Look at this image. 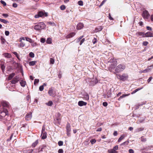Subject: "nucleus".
<instances>
[{
    "instance_id": "nucleus-23",
    "label": "nucleus",
    "mask_w": 153,
    "mask_h": 153,
    "mask_svg": "<svg viewBox=\"0 0 153 153\" xmlns=\"http://www.w3.org/2000/svg\"><path fill=\"white\" fill-rule=\"evenodd\" d=\"M15 73H13L10 74L8 77V80H10L15 75Z\"/></svg>"
},
{
    "instance_id": "nucleus-5",
    "label": "nucleus",
    "mask_w": 153,
    "mask_h": 153,
    "mask_svg": "<svg viewBox=\"0 0 153 153\" xmlns=\"http://www.w3.org/2000/svg\"><path fill=\"white\" fill-rule=\"evenodd\" d=\"M61 114L59 112L56 113L55 115V117L56 118V120H55V123L56 124H59L60 123L61 121Z\"/></svg>"
},
{
    "instance_id": "nucleus-47",
    "label": "nucleus",
    "mask_w": 153,
    "mask_h": 153,
    "mask_svg": "<svg viewBox=\"0 0 153 153\" xmlns=\"http://www.w3.org/2000/svg\"><path fill=\"white\" fill-rule=\"evenodd\" d=\"M148 44V42L147 41H144L143 43V45L144 46H146Z\"/></svg>"
},
{
    "instance_id": "nucleus-29",
    "label": "nucleus",
    "mask_w": 153,
    "mask_h": 153,
    "mask_svg": "<svg viewBox=\"0 0 153 153\" xmlns=\"http://www.w3.org/2000/svg\"><path fill=\"white\" fill-rule=\"evenodd\" d=\"M151 70V68H147L145 70H144L143 71H142V73H146L147 72H149Z\"/></svg>"
},
{
    "instance_id": "nucleus-13",
    "label": "nucleus",
    "mask_w": 153,
    "mask_h": 153,
    "mask_svg": "<svg viewBox=\"0 0 153 153\" xmlns=\"http://www.w3.org/2000/svg\"><path fill=\"white\" fill-rule=\"evenodd\" d=\"M86 102H84L82 101H80L78 102V105L80 106L85 105H87Z\"/></svg>"
},
{
    "instance_id": "nucleus-53",
    "label": "nucleus",
    "mask_w": 153,
    "mask_h": 153,
    "mask_svg": "<svg viewBox=\"0 0 153 153\" xmlns=\"http://www.w3.org/2000/svg\"><path fill=\"white\" fill-rule=\"evenodd\" d=\"M97 41V39L95 38H94V39H93L92 42L94 44Z\"/></svg>"
},
{
    "instance_id": "nucleus-55",
    "label": "nucleus",
    "mask_w": 153,
    "mask_h": 153,
    "mask_svg": "<svg viewBox=\"0 0 153 153\" xmlns=\"http://www.w3.org/2000/svg\"><path fill=\"white\" fill-rule=\"evenodd\" d=\"M20 45L21 47H23L25 46V44L21 41L20 44Z\"/></svg>"
},
{
    "instance_id": "nucleus-44",
    "label": "nucleus",
    "mask_w": 153,
    "mask_h": 153,
    "mask_svg": "<svg viewBox=\"0 0 153 153\" xmlns=\"http://www.w3.org/2000/svg\"><path fill=\"white\" fill-rule=\"evenodd\" d=\"M50 62L52 64H53L54 63V59L53 58H50Z\"/></svg>"
},
{
    "instance_id": "nucleus-15",
    "label": "nucleus",
    "mask_w": 153,
    "mask_h": 153,
    "mask_svg": "<svg viewBox=\"0 0 153 153\" xmlns=\"http://www.w3.org/2000/svg\"><path fill=\"white\" fill-rule=\"evenodd\" d=\"M75 34V33L74 32H72L70 33L69 34L67 35L66 36V38L67 39L69 38L72 37Z\"/></svg>"
},
{
    "instance_id": "nucleus-34",
    "label": "nucleus",
    "mask_w": 153,
    "mask_h": 153,
    "mask_svg": "<svg viewBox=\"0 0 153 153\" xmlns=\"http://www.w3.org/2000/svg\"><path fill=\"white\" fill-rule=\"evenodd\" d=\"M36 61H32L30 62L29 63V65L30 66H33L36 64Z\"/></svg>"
},
{
    "instance_id": "nucleus-62",
    "label": "nucleus",
    "mask_w": 153,
    "mask_h": 153,
    "mask_svg": "<svg viewBox=\"0 0 153 153\" xmlns=\"http://www.w3.org/2000/svg\"><path fill=\"white\" fill-rule=\"evenodd\" d=\"M13 6L14 7H17V4L16 3H13Z\"/></svg>"
},
{
    "instance_id": "nucleus-54",
    "label": "nucleus",
    "mask_w": 153,
    "mask_h": 153,
    "mask_svg": "<svg viewBox=\"0 0 153 153\" xmlns=\"http://www.w3.org/2000/svg\"><path fill=\"white\" fill-rule=\"evenodd\" d=\"M39 79H35L34 81V84H35L36 83H38V82H39Z\"/></svg>"
},
{
    "instance_id": "nucleus-58",
    "label": "nucleus",
    "mask_w": 153,
    "mask_h": 153,
    "mask_svg": "<svg viewBox=\"0 0 153 153\" xmlns=\"http://www.w3.org/2000/svg\"><path fill=\"white\" fill-rule=\"evenodd\" d=\"M128 151H129V153H134V151L131 149H129V150Z\"/></svg>"
},
{
    "instance_id": "nucleus-8",
    "label": "nucleus",
    "mask_w": 153,
    "mask_h": 153,
    "mask_svg": "<svg viewBox=\"0 0 153 153\" xmlns=\"http://www.w3.org/2000/svg\"><path fill=\"white\" fill-rule=\"evenodd\" d=\"M142 15L144 19H148L150 16L148 11L146 10H145L143 12Z\"/></svg>"
},
{
    "instance_id": "nucleus-28",
    "label": "nucleus",
    "mask_w": 153,
    "mask_h": 153,
    "mask_svg": "<svg viewBox=\"0 0 153 153\" xmlns=\"http://www.w3.org/2000/svg\"><path fill=\"white\" fill-rule=\"evenodd\" d=\"M1 42L2 44H5L6 42L5 39L2 37L1 36L0 38Z\"/></svg>"
},
{
    "instance_id": "nucleus-31",
    "label": "nucleus",
    "mask_w": 153,
    "mask_h": 153,
    "mask_svg": "<svg viewBox=\"0 0 153 153\" xmlns=\"http://www.w3.org/2000/svg\"><path fill=\"white\" fill-rule=\"evenodd\" d=\"M38 143V140H36L35 142L33 143V144L32 145V146L33 147H35L36 145Z\"/></svg>"
},
{
    "instance_id": "nucleus-2",
    "label": "nucleus",
    "mask_w": 153,
    "mask_h": 153,
    "mask_svg": "<svg viewBox=\"0 0 153 153\" xmlns=\"http://www.w3.org/2000/svg\"><path fill=\"white\" fill-rule=\"evenodd\" d=\"M108 62L110 63L109 65V70L114 69L116 67L117 64V61L113 59H111Z\"/></svg>"
},
{
    "instance_id": "nucleus-39",
    "label": "nucleus",
    "mask_w": 153,
    "mask_h": 153,
    "mask_svg": "<svg viewBox=\"0 0 153 153\" xmlns=\"http://www.w3.org/2000/svg\"><path fill=\"white\" fill-rule=\"evenodd\" d=\"M90 142L92 144H93L96 142V140L95 139H92L90 140Z\"/></svg>"
},
{
    "instance_id": "nucleus-20",
    "label": "nucleus",
    "mask_w": 153,
    "mask_h": 153,
    "mask_svg": "<svg viewBox=\"0 0 153 153\" xmlns=\"http://www.w3.org/2000/svg\"><path fill=\"white\" fill-rule=\"evenodd\" d=\"M20 83L21 86L22 87H24L25 86L26 84V82L25 81H24L23 80H21Z\"/></svg>"
},
{
    "instance_id": "nucleus-19",
    "label": "nucleus",
    "mask_w": 153,
    "mask_h": 153,
    "mask_svg": "<svg viewBox=\"0 0 153 153\" xmlns=\"http://www.w3.org/2000/svg\"><path fill=\"white\" fill-rule=\"evenodd\" d=\"M145 33H144L143 32H137L136 33V34L137 35V36H142L143 37V34H144Z\"/></svg>"
},
{
    "instance_id": "nucleus-48",
    "label": "nucleus",
    "mask_w": 153,
    "mask_h": 153,
    "mask_svg": "<svg viewBox=\"0 0 153 153\" xmlns=\"http://www.w3.org/2000/svg\"><path fill=\"white\" fill-rule=\"evenodd\" d=\"M143 130V129L142 128H138L136 130V131L137 132H139L140 131H142Z\"/></svg>"
},
{
    "instance_id": "nucleus-56",
    "label": "nucleus",
    "mask_w": 153,
    "mask_h": 153,
    "mask_svg": "<svg viewBox=\"0 0 153 153\" xmlns=\"http://www.w3.org/2000/svg\"><path fill=\"white\" fill-rule=\"evenodd\" d=\"M85 41V39L83 38L80 40L79 44L81 45L83 42Z\"/></svg>"
},
{
    "instance_id": "nucleus-52",
    "label": "nucleus",
    "mask_w": 153,
    "mask_h": 153,
    "mask_svg": "<svg viewBox=\"0 0 153 153\" xmlns=\"http://www.w3.org/2000/svg\"><path fill=\"white\" fill-rule=\"evenodd\" d=\"M115 151H116L118 149V145H116L113 148V149Z\"/></svg>"
},
{
    "instance_id": "nucleus-7",
    "label": "nucleus",
    "mask_w": 153,
    "mask_h": 153,
    "mask_svg": "<svg viewBox=\"0 0 153 153\" xmlns=\"http://www.w3.org/2000/svg\"><path fill=\"white\" fill-rule=\"evenodd\" d=\"M20 80V77L19 76H16L10 81L11 83L12 84H15L17 82Z\"/></svg>"
},
{
    "instance_id": "nucleus-33",
    "label": "nucleus",
    "mask_w": 153,
    "mask_h": 153,
    "mask_svg": "<svg viewBox=\"0 0 153 153\" xmlns=\"http://www.w3.org/2000/svg\"><path fill=\"white\" fill-rule=\"evenodd\" d=\"M1 68L3 72L4 71L5 66L2 63L1 64Z\"/></svg>"
},
{
    "instance_id": "nucleus-32",
    "label": "nucleus",
    "mask_w": 153,
    "mask_h": 153,
    "mask_svg": "<svg viewBox=\"0 0 153 153\" xmlns=\"http://www.w3.org/2000/svg\"><path fill=\"white\" fill-rule=\"evenodd\" d=\"M129 143V140H128L126 141H125V142L122 143L121 144V146H126L128 145Z\"/></svg>"
},
{
    "instance_id": "nucleus-42",
    "label": "nucleus",
    "mask_w": 153,
    "mask_h": 153,
    "mask_svg": "<svg viewBox=\"0 0 153 153\" xmlns=\"http://www.w3.org/2000/svg\"><path fill=\"white\" fill-rule=\"evenodd\" d=\"M141 141L145 142L146 141V139L144 138L143 136H142L141 137Z\"/></svg>"
},
{
    "instance_id": "nucleus-30",
    "label": "nucleus",
    "mask_w": 153,
    "mask_h": 153,
    "mask_svg": "<svg viewBox=\"0 0 153 153\" xmlns=\"http://www.w3.org/2000/svg\"><path fill=\"white\" fill-rule=\"evenodd\" d=\"M46 42L47 44H51L52 43V39L50 38H48L46 40Z\"/></svg>"
},
{
    "instance_id": "nucleus-63",
    "label": "nucleus",
    "mask_w": 153,
    "mask_h": 153,
    "mask_svg": "<svg viewBox=\"0 0 153 153\" xmlns=\"http://www.w3.org/2000/svg\"><path fill=\"white\" fill-rule=\"evenodd\" d=\"M2 16H4L5 18H7L8 16V15L7 14L3 13L2 14Z\"/></svg>"
},
{
    "instance_id": "nucleus-64",
    "label": "nucleus",
    "mask_w": 153,
    "mask_h": 153,
    "mask_svg": "<svg viewBox=\"0 0 153 153\" xmlns=\"http://www.w3.org/2000/svg\"><path fill=\"white\" fill-rule=\"evenodd\" d=\"M108 18L111 20H113V18L111 17L110 13H109L108 16Z\"/></svg>"
},
{
    "instance_id": "nucleus-45",
    "label": "nucleus",
    "mask_w": 153,
    "mask_h": 153,
    "mask_svg": "<svg viewBox=\"0 0 153 153\" xmlns=\"http://www.w3.org/2000/svg\"><path fill=\"white\" fill-rule=\"evenodd\" d=\"M58 144L59 146H62L63 145V142L62 141H59L58 142Z\"/></svg>"
},
{
    "instance_id": "nucleus-35",
    "label": "nucleus",
    "mask_w": 153,
    "mask_h": 153,
    "mask_svg": "<svg viewBox=\"0 0 153 153\" xmlns=\"http://www.w3.org/2000/svg\"><path fill=\"white\" fill-rule=\"evenodd\" d=\"M143 88H137L135 90H134L131 93V94H133L134 93H136L137 92V91H138L140 90L141 89H142Z\"/></svg>"
},
{
    "instance_id": "nucleus-43",
    "label": "nucleus",
    "mask_w": 153,
    "mask_h": 153,
    "mask_svg": "<svg viewBox=\"0 0 153 153\" xmlns=\"http://www.w3.org/2000/svg\"><path fill=\"white\" fill-rule=\"evenodd\" d=\"M78 4L80 6H82L83 5V1H78Z\"/></svg>"
},
{
    "instance_id": "nucleus-26",
    "label": "nucleus",
    "mask_w": 153,
    "mask_h": 153,
    "mask_svg": "<svg viewBox=\"0 0 153 153\" xmlns=\"http://www.w3.org/2000/svg\"><path fill=\"white\" fill-rule=\"evenodd\" d=\"M125 137V136L124 135H122L118 139V142H120Z\"/></svg>"
},
{
    "instance_id": "nucleus-17",
    "label": "nucleus",
    "mask_w": 153,
    "mask_h": 153,
    "mask_svg": "<svg viewBox=\"0 0 153 153\" xmlns=\"http://www.w3.org/2000/svg\"><path fill=\"white\" fill-rule=\"evenodd\" d=\"M102 29V28L101 26H99L95 28V32H98L101 31Z\"/></svg>"
},
{
    "instance_id": "nucleus-16",
    "label": "nucleus",
    "mask_w": 153,
    "mask_h": 153,
    "mask_svg": "<svg viewBox=\"0 0 153 153\" xmlns=\"http://www.w3.org/2000/svg\"><path fill=\"white\" fill-rule=\"evenodd\" d=\"M41 136H42V139H44L46 138L47 137V133L46 132L42 133Z\"/></svg>"
},
{
    "instance_id": "nucleus-11",
    "label": "nucleus",
    "mask_w": 153,
    "mask_h": 153,
    "mask_svg": "<svg viewBox=\"0 0 153 153\" xmlns=\"http://www.w3.org/2000/svg\"><path fill=\"white\" fill-rule=\"evenodd\" d=\"M39 16L41 17H46L48 16L47 13L45 12H44L42 11H40L38 13Z\"/></svg>"
},
{
    "instance_id": "nucleus-38",
    "label": "nucleus",
    "mask_w": 153,
    "mask_h": 153,
    "mask_svg": "<svg viewBox=\"0 0 153 153\" xmlns=\"http://www.w3.org/2000/svg\"><path fill=\"white\" fill-rule=\"evenodd\" d=\"M66 8L65 6L64 5H62L60 7V9L62 10H64Z\"/></svg>"
},
{
    "instance_id": "nucleus-21",
    "label": "nucleus",
    "mask_w": 153,
    "mask_h": 153,
    "mask_svg": "<svg viewBox=\"0 0 153 153\" xmlns=\"http://www.w3.org/2000/svg\"><path fill=\"white\" fill-rule=\"evenodd\" d=\"M4 56L7 58H10L11 57V55L9 53H5L3 54Z\"/></svg>"
},
{
    "instance_id": "nucleus-9",
    "label": "nucleus",
    "mask_w": 153,
    "mask_h": 153,
    "mask_svg": "<svg viewBox=\"0 0 153 153\" xmlns=\"http://www.w3.org/2000/svg\"><path fill=\"white\" fill-rule=\"evenodd\" d=\"M153 37V32L148 31L143 35V37Z\"/></svg>"
},
{
    "instance_id": "nucleus-60",
    "label": "nucleus",
    "mask_w": 153,
    "mask_h": 153,
    "mask_svg": "<svg viewBox=\"0 0 153 153\" xmlns=\"http://www.w3.org/2000/svg\"><path fill=\"white\" fill-rule=\"evenodd\" d=\"M5 34L6 36H8L9 34V32L8 31H5Z\"/></svg>"
},
{
    "instance_id": "nucleus-27",
    "label": "nucleus",
    "mask_w": 153,
    "mask_h": 153,
    "mask_svg": "<svg viewBox=\"0 0 153 153\" xmlns=\"http://www.w3.org/2000/svg\"><path fill=\"white\" fill-rule=\"evenodd\" d=\"M25 39L27 41L29 42L30 43H32L33 42V40L27 37H25Z\"/></svg>"
},
{
    "instance_id": "nucleus-41",
    "label": "nucleus",
    "mask_w": 153,
    "mask_h": 153,
    "mask_svg": "<svg viewBox=\"0 0 153 153\" xmlns=\"http://www.w3.org/2000/svg\"><path fill=\"white\" fill-rule=\"evenodd\" d=\"M84 97L86 100H88L89 99V96L88 94H86V95H85L84 96Z\"/></svg>"
},
{
    "instance_id": "nucleus-36",
    "label": "nucleus",
    "mask_w": 153,
    "mask_h": 153,
    "mask_svg": "<svg viewBox=\"0 0 153 153\" xmlns=\"http://www.w3.org/2000/svg\"><path fill=\"white\" fill-rule=\"evenodd\" d=\"M53 104V102L51 101H49L48 102L46 103V104L49 106H51Z\"/></svg>"
},
{
    "instance_id": "nucleus-18",
    "label": "nucleus",
    "mask_w": 153,
    "mask_h": 153,
    "mask_svg": "<svg viewBox=\"0 0 153 153\" xmlns=\"http://www.w3.org/2000/svg\"><path fill=\"white\" fill-rule=\"evenodd\" d=\"M67 131L70 132L71 131V126L70 124L68 123L66 126Z\"/></svg>"
},
{
    "instance_id": "nucleus-12",
    "label": "nucleus",
    "mask_w": 153,
    "mask_h": 153,
    "mask_svg": "<svg viewBox=\"0 0 153 153\" xmlns=\"http://www.w3.org/2000/svg\"><path fill=\"white\" fill-rule=\"evenodd\" d=\"M1 105L4 106L8 107H9V103L7 102L4 101H2L1 102Z\"/></svg>"
},
{
    "instance_id": "nucleus-37",
    "label": "nucleus",
    "mask_w": 153,
    "mask_h": 153,
    "mask_svg": "<svg viewBox=\"0 0 153 153\" xmlns=\"http://www.w3.org/2000/svg\"><path fill=\"white\" fill-rule=\"evenodd\" d=\"M29 56L30 57L33 58L34 57V54L33 52H31L29 54Z\"/></svg>"
},
{
    "instance_id": "nucleus-50",
    "label": "nucleus",
    "mask_w": 153,
    "mask_h": 153,
    "mask_svg": "<svg viewBox=\"0 0 153 153\" xmlns=\"http://www.w3.org/2000/svg\"><path fill=\"white\" fill-rule=\"evenodd\" d=\"M45 125H44L43 126L42 129V133L44 132L45 131Z\"/></svg>"
},
{
    "instance_id": "nucleus-4",
    "label": "nucleus",
    "mask_w": 153,
    "mask_h": 153,
    "mask_svg": "<svg viewBox=\"0 0 153 153\" xmlns=\"http://www.w3.org/2000/svg\"><path fill=\"white\" fill-rule=\"evenodd\" d=\"M116 76L117 79L123 81H124L126 80L128 77L127 74H124L122 75L117 74Z\"/></svg>"
},
{
    "instance_id": "nucleus-57",
    "label": "nucleus",
    "mask_w": 153,
    "mask_h": 153,
    "mask_svg": "<svg viewBox=\"0 0 153 153\" xmlns=\"http://www.w3.org/2000/svg\"><path fill=\"white\" fill-rule=\"evenodd\" d=\"M58 153H63V151L62 149H60L58 150Z\"/></svg>"
},
{
    "instance_id": "nucleus-61",
    "label": "nucleus",
    "mask_w": 153,
    "mask_h": 153,
    "mask_svg": "<svg viewBox=\"0 0 153 153\" xmlns=\"http://www.w3.org/2000/svg\"><path fill=\"white\" fill-rule=\"evenodd\" d=\"M106 1V0H103L101 3L100 6H102L103 4H104V3Z\"/></svg>"
},
{
    "instance_id": "nucleus-59",
    "label": "nucleus",
    "mask_w": 153,
    "mask_h": 153,
    "mask_svg": "<svg viewBox=\"0 0 153 153\" xmlns=\"http://www.w3.org/2000/svg\"><path fill=\"white\" fill-rule=\"evenodd\" d=\"M102 105L104 106H106L108 105L107 103L106 102H103L102 103Z\"/></svg>"
},
{
    "instance_id": "nucleus-51",
    "label": "nucleus",
    "mask_w": 153,
    "mask_h": 153,
    "mask_svg": "<svg viewBox=\"0 0 153 153\" xmlns=\"http://www.w3.org/2000/svg\"><path fill=\"white\" fill-rule=\"evenodd\" d=\"M40 42L42 43H44L45 42V39L43 38H42L40 39Z\"/></svg>"
},
{
    "instance_id": "nucleus-49",
    "label": "nucleus",
    "mask_w": 153,
    "mask_h": 153,
    "mask_svg": "<svg viewBox=\"0 0 153 153\" xmlns=\"http://www.w3.org/2000/svg\"><path fill=\"white\" fill-rule=\"evenodd\" d=\"M0 2L4 6H5L6 5V4L4 1L3 0H1L0 1Z\"/></svg>"
},
{
    "instance_id": "nucleus-22",
    "label": "nucleus",
    "mask_w": 153,
    "mask_h": 153,
    "mask_svg": "<svg viewBox=\"0 0 153 153\" xmlns=\"http://www.w3.org/2000/svg\"><path fill=\"white\" fill-rule=\"evenodd\" d=\"M108 152L109 153H117V152L116 151H115L114 149H109L108 151Z\"/></svg>"
},
{
    "instance_id": "nucleus-24",
    "label": "nucleus",
    "mask_w": 153,
    "mask_h": 153,
    "mask_svg": "<svg viewBox=\"0 0 153 153\" xmlns=\"http://www.w3.org/2000/svg\"><path fill=\"white\" fill-rule=\"evenodd\" d=\"M33 151L32 149L26 150L24 151V153H32Z\"/></svg>"
},
{
    "instance_id": "nucleus-6",
    "label": "nucleus",
    "mask_w": 153,
    "mask_h": 153,
    "mask_svg": "<svg viewBox=\"0 0 153 153\" xmlns=\"http://www.w3.org/2000/svg\"><path fill=\"white\" fill-rule=\"evenodd\" d=\"M48 93L50 96L54 97L56 95V91L54 88H50L49 89Z\"/></svg>"
},
{
    "instance_id": "nucleus-40",
    "label": "nucleus",
    "mask_w": 153,
    "mask_h": 153,
    "mask_svg": "<svg viewBox=\"0 0 153 153\" xmlns=\"http://www.w3.org/2000/svg\"><path fill=\"white\" fill-rule=\"evenodd\" d=\"M47 24L48 25H50L52 26H56V24L54 22H49L47 23Z\"/></svg>"
},
{
    "instance_id": "nucleus-14",
    "label": "nucleus",
    "mask_w": 153,
    "mask_h": 153,
    "mask_svg": "<svg viewBox=\"0 0 153 153\" xmlns=\"http://www.w3.org/2000/svg\"><path fill=\"white\" fill-rule=\"evenodd\" d=\"M83 27V25L82 23H79L77 25V28L78 30H80Z\"/></svg>"
},
{
    "instance_id": "nucleus-25",
    "label": "nucleus",
    "mask_w": 153,
    "mask_h": 153,
    "mask_svg": "<svg viewBox=\"0 0 153 153\" xmlns=\"http://www.w3.org/2000/svg\"><path fill=\"white\" fill-rule=\"evenodd\" d=\"M0 21L4 23V24H7L9 23V22L5 19H3L0 18Z\"/></svg>"
},
{
    "instance_id": "nucleus-46",
    "label": "nucleus",
    "mask_w": 153,
    "mask_h": 153,
    "mask_svg": "<svg viewBox=\"0 0 153 153\" xmlns=\"http://www.w3.org/2000/svg\"><path fill=\"white\" fill-rule=\"evenodd\" d=\"M44 89V86L43 85L40 86L39 87V90L40 91H42Z\"/></svg>"
},
{
    "instance_id": "nucleus-3",
    "label": "nucleus",
    "mask_w": 153,
    "mask_h": 153,
    "mask_svg": "<svg viewBox=\"0 0 153 153\" xmlns=\"http://www.w3.org/2000/svg\"><path fill=\"white\" fill-rule=\"evenodd\" d=\"M126 68L125 65L122 64L119 65L115 68V71L116 73H120L123 71Z\"/></svg>"
},
{
    "instance_id": "nucleus-10",
    "label": "nucleus",
    "mask_w": 153,
    "mask_h": 153,
    "mask_svg": "<svg viewBox=\"0 0 153 153\" xmlns=\"http://www.w3.org/2000/svg\"><path fill=\"white\" fill-rule=\"evenodd\" d=\"M32 117V113L30 112L27 113L25 116V120L27 121H29L30 120Z\"/></svg>"
},
{
    "instance_id": "nucleus-1",
    "label": "nucleus",
    "mask_w": 153,
    "mask_h": 153,
    "mask_svg": "<svg viewBox=\"0 0 153 153\" xmlns=\"http://www.w3.org/2000/svg\"><path fill=\"white\" fill-rule=\"evenodd\" d=\"M45 27L46 25L43 22H40L35 25L34 29L36 30L40 31L45 29Z\"/></svg>"
}]
</instances>
